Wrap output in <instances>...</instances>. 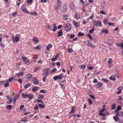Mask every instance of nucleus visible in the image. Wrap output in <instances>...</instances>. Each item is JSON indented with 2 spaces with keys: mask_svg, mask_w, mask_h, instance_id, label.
I'll use <instances>...</instances> for the list:
<instances>
[{
  "mask_svg": "<svg viewBox=\"0 0 123 123\" xmlns=\"http://www.w3.org/2000/svg\"><path fill=\"white\" fill-rule=\"evenodd\" d=\"M94 27H93V28L90 30L89 31V32L90 33L92 34V32L94 31Z\"/></svg>",
  "mask_w": 123,
  "mask_h": 123,
  "instance_id": "c9c22d12",
  "label": "nucleus"
},
{
  "mask_svg": "<svg viewBox=\"0 0 123 123\" xmlns=\"http://www.w3.org/2000/svg\"><path fill=\"white\" fill-rule=\"evenodd\" d=\"M87 43L86 44L87 46L89 47H91L93 48H94L96 47V46L94 45L92 43H90L89 41H87Z\"/></svg>",
  "mask_w": 123,
  "mask_h": 123,
  "instance_id": "39448f33",
  "label": "nucleus"
},
{
  "mask_svg": "<svg viewBox=\"0 0 123 123\" xmlns=\"http://www.w3.org/2000/svg\"><path fill=\"white\" fill-rule=\"evenodd\" d=\"M53 79L54 80H56L57 79H58L57 76L56 75L54 76Z\"/></svg>",
  "mask_w": 123,
  "mask_h": 123,
  "instance_id": "e2e57ef3",
  "label": "nucleus"
},
{
  "mask_svg": "<svg viewBox=\"0 0 123 123\" xmlns=\"http://www.w3.org/2000/svg\"><path fill=\"white\" fill-rule=\"evenodd\" d=\"M71 29V25L70 24H66L65 27V30L66 31H69Z\"/></svg>",
  "mask_w": 123,
  "mask_h": 123,
  "instance_id": "f03ea898",
  "label": "nucleus"
},
{
  "mask_svg": "<svg viewBox=\"0 0 123 123\" xmlns=\"http://www.w3.org/2000/svg\"><path fill=\"white\" fill-rule=\"evenodd\" d=\"M32 82L35 85H38V81L37 78L36 77H33L32 79Z\"/></svg>",
  "mask_w": 123,
  "mask_h": 123,
  "instance_id": "20e7f679",
  "label": "nucleus"
},
{
  "mask_svg": "<svg viewBox=\"0 0 123 123\" xmlns=\"http://www.w3.org/2000/svg\"><path fill=\"white\" fill-rule=\"evenodd\" d=\"M110 79L111 80L114 81L116 80L115 78L113 76H111L110 78Z\"/></svg>",
  "mask_w": 123,
  "mask_h": 123,
  "instance_id": "cd10ccee",
  "label": "nucleus"
},
{
  "mask_svg": "<svg viewBox=\"0 0 123 123\" xmlns=\"http://www.w3.org/2000/svg\"><path fill=\"white\" fill-rule=\"evenodd\" d=\"M118 91L116 93L118 94H120L121 93V90H118Z\"/></svg>",
  "mask_w": 123,
  "mask_h": 123,
  "instance_id": "6e6d98bb",
  "label": "nucleus"
},
{
  "mask_svg": "<svg viewBox=\"0 0 123 123\" xmlns=\"http://www.w3.org/2000/svg\"><path fill=\"white\" fill-rule=\"evenodd\" d=\"M116 105L115 104H114L111 105V109H114L115 108Z\"/></svg>",
  "mask_w": 123,
  "mask_h": 123,
  "instance_id": "2f4dec72",
  "label": "nucleus"
},
{
  "mask_svg": "<svg viewBox=\"0 0 123 123\" xmlns=\"http://www.w3.org/2000/svg\"><path fill=\"white\" fill-rule=\"evenodd\" d=\"M6 108L7 109L11 110L12 108V106L11 105H8L6 106Z\"/></svg>",
  "mask_w": 123,
  "mask_h": 123,
  "instance_id": "c756f323",
  "label": "nucleus"
},
{
  "mask_svg": "<svg viewBox=\"0 0 123 123\" xmlns=\"http://www.w3.org/2000/svg\"><path fill=\"white\" fill-rule=\"evenodd\" d=\"M102 84V83L101 82H99L97 85L96 86L98 88H99L101 87Z\"/></svg>",
  "mask_w": 123,
  "mask_h": 123,
  "instance_id": "dca6fc26",
  "label": "nucleus"
},
{
  "mask_svg": "<svg viewBox=\"0 0 123 123\" xmlns=\"http://www.w3.org/2000/svg\"><path fill=\"white\" fill-rule=\"evenodd\" d=\"M78 36H81L84 35V34L81 32H79L78 34Z\"/></svg>",
  "mask_w": 123,
  "mask_h": 123,
  "instance_id": "79ce46f5",
  "label": "nucleus"
},
{
  "mask_svg": "<svg viewBox=\"0 0 123 123\" xmlns=\"http://www.w3.org/2000/svg\"><path fill=\"white\" fill-rule=\"evenodd\" d=\"M52 47V45L51 44H50L46 47V49L47 50H49L50 49V48H51Z\"/></svg>",
  "mask_w": 123,
  "mask_h": 123,
  "instance_id": "a211bd4d",
  "label": "nucleus"
},
{
  "mask_svg": "<svg viewBox=\"0 0 123 123\" xmlns=\"http://www.w3.org/2000/svg\"><path fill=\"white\" fill-rule=\"evenodd\" d=\"M22 96L24 97V98H26L28 97V95L24 93H23L22 94Z\"/></svg>",
  "mask_w": 123,
  "mask_h": 123,
  "instance_id": "72a5a7b5",
  "label": "nucleus"
},
{
  "mask_svg": "<svg viewBox=\"0 0 123 123\" xmlns=\"http://www.w3.org/2000/svg\"><path fill=\"white\" fill-rule=\"evenodd\" d=\"M62 7V8H61V11L63 12H64L67 10V8L66 7Z\"/></svg>",
  "mask_w": 123,
  "mask_h": 123,
  "instance_id": "5701e85b",
  "label": "nucleus"
},
{
  "mask_svg": "<svg viewBox=\"0 0 123 123\" xmlns=\"http://www.w3.org/2000/svg\"><path fill=\"white\" fill-rule=\"evenodd\" d=\"M73 50L71 48H68V52L69 53H70Z\"/></svg>",
  "mask_w": 123,
  "mask_h": 123,
  "instance_id": "37998d69",
  "label": "nucleus"
},
{
  "mask_svg": "<svg viewBox=\"0 0 123 123\" xmlns=\"http://www.w3.org/2000/svg\"><path fill=\"white\" fill-rule=\"evenodd\" d=\"M13 78L12 77H11L9 79L7 80L6 81L8 82H10L12 80Z\"/></svg>",
  "mask_w": 123,
  "mask_h": 123,
  "instance_id": "a18cd8bd",
  "label": "nucleus"
},
{
  "mask_svg": "<svg viewBox=\"0 0 123 123\" xmlns=\"http://www.w3.org/2000/svg\"><path fill=\"white\" fill-rule=\"evenodd\" d=\"M74 16L77 20H78L80 18V14L77 12L75 13Z\"/></svg>",
  "mask_w": 123,
  "mask_h": 123,
  "instance_id": "423d86ee",
  "label": "nucleus"
},
{
  "mask_svg": "<svg viewBox=\"0 0 123 123\" xmlns=\"http://www.w3.org/2000/svg\"><path fill=\"white\" fill-rule=\"evenodd\" d=\"M89 96L90 97H91L92 98H93V99H95V97L92 95L90 94L89 95Z\"/></svg>",
  "mask_w": 123,
  "mask_h": 123,
  "instance_id": "bf43d9fd",
  "label": "nucleus"
},
{
  "mask_svg": "<svg viewBox=\"0 0 123 123\" xmlns=\"http://www.w3.org/2000/svg\"><path fill=\"white\" fill-rule=\"evenodd\" d=\"M123 89V87L122 86H120L119 87H118L117 88V89L118 90H122Z\"/></svg>",
  "mask_w": 123,
  "mask_h": 123,
  "instance_id": "5fc2aeb1",
  "label": "nucleus"
},
{
  "mask_svg": "<svg viewBox=\"0 0 123 123\" xmlns=\"http://www.w3.org/2000/svg\"><path fill=\"white\" fill-rule=\"evenodd\" d=\"M63 35V33L62 30L58 32V34L57 35L58 37H60L62 36Z\"/></svg>",
  "mask_w": 123,
  "mask_h": 123,
  "instance_id": "ddd939ff",
  "label": "nucleus"
},
{
  "mask_svg": "<svg viewBox=\"0 0 123 123\" xmlns=\"http://www.w3.org/2000/svg\"><path fill=\"white\" fill-rule=\"evenodd\" d=\"M24 74V72H21V73H19V74H18L17 75V76L18 77H20L21 76H22V75H23Z\"/></svg>",
  "mask_w": 123,
  "mask_h": 123,
  "instance_id": "c85d7f7f",
  "label": "nucleus"
},
{
  "mask_svg": "<svg viewBox=\"0 0 123 123\" xmlns=\"http://www.w3.org/2000/svg\"><path fill=\"white\" fill-rule=\"evenodd\" d=\"M111 62H112L111 59V58L109 59V60L108 62L109 65L110 64V63H111Z\"/></svg>",
  "mask_w": 123,
  "mask_h": 123,
  "instance_id": "680f3d73",
  "label": "nucleus"
},
{
  "mask_svg": "<svg viewBox=\"0 0 123 123\" xmlns=\"http://www.w3.org/2000/svg\"><path fill=\"white\" fill-rule=\"evenodd\" d=\"M40 69V67H37L35 68L34 70V72H36L39 70Z\"/></svg>",
  "mask_w": 123,
  "mask_h": 123,
  "instance_id": "393cba45",
  "label": "nucleus"
},
{
  "mask_svg": "<svg viewBox=\"0 0 123 123\" xmlns=\"http://www.w3.org/2000/svg\"><path fill=\"white\" fill-rule=\"evenodd\" d=\"M49 71L46 70V69H44L43 70V75L44 76H47L49 75Z\"/></svg>",
  "mask_w": 123,
  "mask_h": 123,
  "instance_id": "0eeeda50",
  "label": "nucleus"
},
{
  "mask_svg": "<svg viewBox=\"0 0 123 123\" xmlns=\"http://www.w3.org/2000/svg\"><path fill=\"white\" fill-rule=\"evenodd\" d=\"M39 106L41 108H43L44 107V105L40 104H39Z\"/></svg>",
  "mask_w": 123,
  "mask_h": 123,
  "instance_id": "49530a36",
  "label": "nucleus"
},
{
  "mask_svg": "<svg viewBox=\"0 0 123 123\" xmlns=\"http://www.w3.org/2000/svg\"><path fill=\"white\" fill-rule=\"evenodd\" d=\"M93 23L94 25L96 26H99L100 27L102 26V24L101 22L100 21H96L95 20H93Z\"/></svg>",
  "mask_w": 123,
  "mask_h": 123,
  "instance_id": "f257e3e1",
  "label": "nucleus"
},
{
  "mask_svg": "<svg viewBox=\"0 0 123 123\" xmlns=\"http://www.w3.org/2000/svg\"><path fill=\"white\" fill-rule=\"evenodd\" d=\"M88 101L89 103V104L90 105H91L92 104V102L91 99H88Z\"/></svg>",
  "mask_w": 123,
  "mask_h": 123,
  "instance_id": "052dcab7",
  "label": "nucleus"
},
{
  "mask_svg": "<svg viewBox=\"0 0 123 123\" xmlns=\"http://www.w3.org/2000/svg\"><path fill=\"white\" fill-rule=\"evenodd\" d=\"M24 108V105H22L20 106V109L21 110H23V109Z\"/></svg>",
  "mask_w": 123,
  "mask_h": 123,
  "instance_id": "09e8293b",
  "label": "nucleus"
},
{
  "mask_svg": "<svg viewBox=\"0 0 123 123\" xmlns=\"http://www.w3.org/2000/svg\"><path fill=\"white\" fill-rule=\"evenodd\" d=\"M87 36L89 37L91 39H92L93 38L91 37V35L90 34H88L87 35Z\"/></svg>",
  "mask_w": 123,
  "mask_h": 123,
  "instance_id": "603ef678",
  "label": "nucleus"
},
{
  "mask_svg": "<svg viewBox=\"0 0 123 123\" xmlns=\"http://www.w3.org/2000/svg\"><path fill=\"white\" fill-rule=\"evenodd\" d=\"M73 23L74 26L76 27H77L79 26V23L78 22H76L75 21H74L73 22Z\"/></svg>",
  "mask_w": 123,
  "mask_h": 123,
  "instance_id": "9d476101",
  "label": "nucleus"
},
{
  "mask_svg": "<svg viewBox=\"0 0 123 123\" xmlns=\"http://www.w3.org/2000/svg\"><path fill=\"white\" fill-rule=\"evenodd\" d=\"M75 37V35L74 34H73L72 35H71L70 36V38H73V37Z\"/></svg>",
  "mask_w": 123,
  "mask_h": 123,
  "instance_id": "774afa93",
  "label": "nucleus"
},
{
  "mask_svg": "<svg viewBox=\"0 0 123 123\" xmlns=\"http://www.w3.org/2000/svg\"><path fill=\"white\" fill-rule=\"evenodd\" d=\"M6 84H4V87H6L9 86L10 85L9 83L8 82H7L6 81Z\"/></svg>",
  "mask_w": 123,
  "mask_h": 123,
  "instance_id": "bb28decb",
  "label": "nucleus"
},
{
  "mask_svg": "<svg viewBox=\"0 0 123 123\" xmlns=\"http://www.w3.org/2000/svg\"><path fill=\"white\" fill-rule=\"evenodd\" d=\"M102 80L105 82H108V81L106 79L103 78L102 79Z\"/></svg>",
  "mask_w": 123,
  "mask_h": 123,
  "instance_id": "c03bdc74",
  "label": "nucleus"
},
{
  "mask_svg": "<svg viewBox=\"0 0 123 123\" xmlns=\"http://www.w3.org/2000/svg\"><path fill=\"white\" fill-rule=\"evenodd\" d=\"M72 111H70L69 112L70 114H72L74 113V111L75 110V107L74 106L72 107Z\"/></svg>",
  "mask_w": 123,
  "mask_h": 123,
  "instance_id": "2eb2a0df",
  "label": "nucleus"
},
{
  "mask_svg": "<svg viewBox=\"0 0 123 123\" xmlns=\"http://www.w3.org/2000/svg\"><path fill=\"white\" fill-rule=\"evenodd\" d=\"M33 41L36 43H38V40L37 37H35L34 38Z\"/></svg>",
  "mask_w": 123,
  "mask_h": 123,
  "instance_id": "f3484780",
  "label": "nucleus"
},
{
  "mask_svg": "<svg viewBox=\"0 0 123 123\" xmlns=\"http://www.w3.org/2000/svg\"><path fill=\"white\" fill-rule=\"evenodd\" d=\"M43 97H44V95H43L42 94V95H41V94H40L39 95L38 98L39 99L43 98Z\"/></svg>",
  "mask_w": 123,
  "mask_h": 123,
  "instance_id": "4c0bfd02",
  "label": "nucleus"
},
{
  "mask_svg": "<svg viewBox=\"0 0 123 123\" xmlns=\"http://www.w3.org/2000/svg\"><path fill=\"white\" fill-rule=\"evenodd\" d=\"M23 6H22L21 7V9L22 11L25 13H29L28 11L23 7Z\"/></svg>",
  "mask_w": 123,
  "mask_h": 123,
  "instance_id": "6e6552de",
  "label": "nucleus"
},
{
  "mask_svg": "<svg viewBox=\"0 0 123 123\" xmlns=\"http://www.w3.org/2000/svg\"><path fill=\"white\" fill-rule=\"evenodd\" d=\"M27 118L25 117H24L22 119V120L21 121L23 122H26V120Z\"/></svg>",
  "mask_w": 123,
  "mask_h": 123,
  "instance_id": "473e14b6",
  "label": "nucleus"
},
{
  "mask_svg": "<svg viewBox=\"0 0 123 123\" xmlns=\"http://www.w3.org/2000/svg\"><path fill=\"white\" fill-rule=\"evenodd\" d=\"M58 79H59V80H61L62 78V76H61L60 75H59L58 76H57Z\"/></svg>",
  "mask_w": 123,
  "mask_h": 123,
  "instance_id": "864d4df0",
  "label": "nucleus"
},
{
  "mask_svg": "<svg viewBox=\"0 0 123 123\" xmlns=\"http://www.w3.org/2000/svg\"><path fill=\"white\" fill-rule=\"evenodd\" d=\"M102 32L103 33H107L108 32V30L107 29L103 30Z\"/></svg>",
  "mask_w": 123,
  "mask_h": 123,
  "instance_id": "7c9ffc66",
  "label": "nucleus"
},
{
  "mask_svg": "<svg viewBox=\"0 0 123 123\" xmlns=\"http://www.w3.org/2000/svg\"><path fill=\"white\" fill-rule=\"evenodd\" d=\"M30 86V83H28L25 86V88H27Z\"/></svg>",
  "mask_w": 123,
  "mask_h": 123,
  "instance_id": "ea45409f",
  "label": "nucleus"
},
{
  "mask_svg": "<svg viewBox=\"0 0 123 123\" xmlns=\"http://www.w3.org/2000/svg\"><path fill=\"white\" fill-rule=\"evenodd\" d=\"M62 19L64 20H66L68 18V16L67 15H63L62 16Z\"/></svg>",
  "mask_w": 123,
  "mask_h": 123,
  "instance_id": "4468645a",
  "label": "nucleus"
},
{
  "mask_svg": "<svg viewBox=\"0 0 123 123\" xmlns=\"http://www.w3.org/2000/svg\"><path fill=\"white\" fill-rule=\"evenodd\" d=\"M20 96L19 95L17 94L16 96H15L13 99V102L14 103H15L17 99Z\"/></svg>",
  "mask_w": 123,
  "mask_h": 123,
  "instance_id": "f8f14e48",
  "label": "nucleus"
},
{
  "mask_svg": "<svg viewBox=\"0 0 123 123\" xmlns=\"http://www.w3.org/2000/svg\"><path fill=\"white\" fill-rule=\"evenodd\" d=\"M5 82L4 81H0V85H2L4 84Z\"/></svg>",
  "mask_w": 123,
  "mask_h": 123,
  "instance_id": "3c124183",
  "label": "nucleus"
},
{
  "mask_svg": "<svg viewBox=\"0 0 123 123\" xmlns=\"http://www.w3.org/2000/svg\"><path fill=\"white\" fill-rule=\"evenodd\" d=\"M37 90V87H34L32 89V90L34 92H35Z\"/></svg>",
  "mask_w": 123,
  "mask_h": 123,
  "instance_id": "f704fd0d",
  "label": "nucleus"
},
{
  "mask_svg": "<svg viewBox=\"0 0 123 123\" xmlns=\"http://www.w3.org/2000/svg\"><path fill=\"white\" fill-rule=\"evenodd\" d=\"M30 13L31 14H34L35 15H36L37 14V13L35 12H31Z\"/></svg>",
  "mask_w": 123,
  "mask_h": 123,
  "instance_id": "69168bd1",
  "label": "nucleus"
},
{
  "mask_svg": "<svg viewBox=\"0 0 123 123\" xmlns=\"http://www.w3.org/2000/svg\"><path fill=\"white\" fill-rule=\"evenodd\" d=\"M27 3H31L32 2V0H27Z\"/></svg>",
  "mask_w": 123,
  "mask_h": 123,
  "instance_id": "338daca9",
  "label": "nucleus"
},
{
  "mask_svg": "<svg viewBox=\"0 0 123 123\" xmlns=\"http://www.w3.org/2000/svg\"><path fill=\"white\" fill-rule=\"evenodd\" d=\"M86 66L85 65H82L80 66V67L81 68L84 69L86 68Z\"/></svg>",
  "mask_w": 123,
  "mask_h": 123,
  "instance_id": "e433bc0d",
  "label": "nucleus"
},
{
  "mask_svg": "<svg viewBox=\"0 0 123 123\" xmlns=\"http://www.w3.org/2000/svg\"><path fill=\"white\" fill-rule=\"evenodd\" d=\"M22 58L25 64L27 65H28L30 64V61L27 58L23 57H22Z\"/></svg>",
  "mask_w": 123,
  "mask_h": 123,
  "instance_id": "7ed1b4c3",
  "label": "nucleus"
},
{
  "mask_svg": "<svg viewBox=\"0 0 123 123\" xmlns=\"http://www.w3.org/2000/svg\"><path fill=\"white\" fill-rule=\"evenodd\" d=\"M99 115H101L103 117L105 116V113H102L101 112H100L99 113Z\"/></svg>",
  "mask_w": 123,
  "mask_h": 123,
  "instance_id": "58836bf2",
  "label": "nucleus"
},
{
  "mask_svg": "<svg viewBox=\"0 0 123 123\" xmlns=\"http://www.w3.org/2000/svg\"><path fill=\"white\" fill-rule=\"evenodd\" d=\"M28 98L30 99V100L33 98V95L31 94L28 95Z\"/></svg>",
  "mask_w": 123,
  "mask_h": 123,
  "instance_id": "6ab92c4d",
  "label": "nucleus"
},
{
  "mask_svg": "<svg viewBox=\"0 0 123 123\" xmlns=\"http://www.w3.org/2000/svg\"><path fill=\"white\" fill-rule=\"evenodd\" d=\"M113 118L117 122H118L119 121V119L118 117H117L114 116L113 117Z\"/></svg>",
  "mask_w": 123,
  "mask_h": 123,
  "instance_id": "4be33fe9",
  "label": "nucleus"
},
{
  "mask_svg": "<svg viewBox=\"0 0 123 123\" xmlns=\"http://www.w3.org/2000/svg\"><path fill=\"white\" fill-rule=\"evenodd\" d=\"M100 13L104 14H106L105 12H104L103 10L100 11Z\"/></svg>",
  "mask_w": 123,
  "mask_h": 123,
  "instance_id": "0e129e2a",
  "label": "nucleus"
},
{
  "mask_svg": "<svg viewBox=\"0 0 123 123\" xmlns=\"http://www.w3.org/2000/svg\"><path fill=\"white\" fill-rule=\"evenodd\" d=\"M47 76H44V77L43 78V82H45V79L46 78V77Z\"/></svg>",
  "mask_w": 123,
  "mask_h": 123,
  "instance_id": "13d9d810",
  "label": "nucleus"
},
{
  "mask_svg": "<svg viewBox=\"0 0 123 123\" xmlns=\"http://www.w3.org/2000/svg\"><path fill=\"white\" fill-rule=\"evenodd\" d=\"M117 108L118 110H120L121 109V106L120 105H118L117 107Z\"/></svg>",
  "mask_w": 123,
  "mask_h": 123,
  "instance_id": "de8ad7c7",
  "label": "nucleus"
},
{
  "mask_svg": "<svg viewBox=\"0 0 123 123\" xmlns=\"http://www.w3.org/2000/svg\"><path fill=\"white\" fill-rule=\"evenodd\" d=\"M12 39L13 41L15 40V41L16 42H17L19 41V38L17 36L14 39L13 38Z\"/></svg>",
  "mask_w": 123,
  "mask_h": 123,
  "instance_id": "b1692460",
  "label": "nucleus"
},
{
  "mask_svg": "<svg viewBox=\"0 0 123 123\" xmlns=\"http://www.w3.org/2000/svg\"><path fill=\"white\" fill-rule=\"evenodd\" d=\"M17 14V12H15L13 13H12V16H15Z\"/></svg>",
  "mask_w": 123,
  "mask_h": 123,
  "instance_id": "8fccbe9b",
  "label": "nucleus"
},
{
  "mask_svg": "<svg viewBox=\"0 0 123 123\" xmlns=\"http://www.w3.org/2000/svg\"><path fill=\"white\" fill-rule=\"evenodd\" d=\"M32 77V75L31 74H28L26 77V79L27 81L30 80H31Z\"/></svg>",
  "mask_w": 123,
  "mask_h": 123,
  "instance_id": "1a4fd4ad",
  "label": "nucleus"
},
{
  "mask_svg": "<svg viewBox=\"0 0 123 123\" xmlns=\"http://www.w3.org/2000/svg\"><path fill=\"white\" fill-rule=\"evenodd\" d=\"M70 7L72 10H73L74 9L75 6L74 3H72L71 4L70 6Z\"/></svg>",
  "mask_w": 123,
  "mask_h": 123,
  "instance_id": "aec40b11",
  "label": "nucleus"
},
{
  "mask_svg": "<svg viewBox=\"0 0 123 123\" xmlns=\"http://www.w3.org/2000/svg\"><path fill=\"white\" fill-rule=\"evenodd\" d=\"M61 7V6L60 5H58L56 6L55 7V10L57 11Z\"/></svg>",
  "mask_w": 123,
  "mask_h": 123,
  "instance_id": "a878e982",
  "label": "nucleus"
},
{
  "mask_svg": "<svg viewBox=\"0 0 123 123\" xmlns=\"http://www.w3.org/2000/svg\"><path fill=\"white\" fill-rule=\"evenodd\" d=\"M116 45L118 47L120 46L122 49H123V43L122 42L120 44L117 43L116 44Z\"/></svg>",
  "mask_w": 123,
  "mask_h": 123,
  "instance_id": "9b49d317",
  "label": "nucleus"
},
{
  "mask_svg": "<svg viewBox=\"0 0 123 123\" xmlns=\"http://www.w3.org/2000/svg\"><path fill=\"white\" fill-rule=\"evenodd\" d=\"M18 80L20 84H22V79H19Z\"/></svg>",
  "mask_w": 123,
  "mask_h": 123,
  "instance_id": "4d7b16f0",
  "label": "nucleus"
},
{
  "mask_svg": "<svg viewBox=\"0 0 123 123\" xmlns=\"http://www.w3.org/2000/svg\"><path fill=\"white\" fill-rule=\"evenodd\" d=\"M42 47V46L41 45H40L37 46L36 47H34V49H37L40 50L41 49Z\"/></svg>",
  "mask_w": 123,
  "mask_h": 123,
  "instance_id": "412c9836",
  "label": "nucleus"
},
{
  "mask_svg": "<svg viewBox=\"0 0 123 123\" xmlns=\"http://www.w3.org/2000/svg\"><path fill=\"white\" fill-rule=\"evenodd\" d=\"M56 70V68H54L51 70L50 71V72L51 73H52L55 72Z\"/></svg>",
  "mask_w": 123,
  "mask_h": 123,
  "instance_id": "a19ab883",
  "label": "nucleus"
}]
</instances>
